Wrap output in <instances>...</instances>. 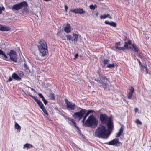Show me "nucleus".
Wrapping results in <instances>:
<instances>
[{
    "instance_id": "nucleus-1",
    "label": "nucleus",
    "mask_w": 151,
    "mask_h": 151,
    "mask_svg": "<svg viewBox=\"0 0 151 151\" xmlns=\"http://www.w3.org/2000/svg\"><path fill=\"white\" fill-rule=\"evenodd\" d=\"M95 136L99 138L107 139L110 133L106 132V127L101 124H99L95 130Z\"/></svg>"
},
{
    "instance_id": "nucleus-2",
    "label": "nucleus",
    "mask_w": 151,
    "mask_h": 151,
    "mask_svg": "<svg viewBox=\"0 0 151 151\" xmlns=\"http://www.w3.org/2000/svg\"><path fill=\"white\" fill-rule=\"evenodd\" d=\"M99 120L101 123V124H107L108 129L112 130L113 127V122L111 117H109L105 114H100Z\"/></svg>"
},
{
    "instance_id": "nucleus-3",
    "label": "nucleus",
    "mask_w": 151,
    "mask_h": 151,
    "mask_svg": "<svg viewBox=\"0 0 151 151\" xmlns=\"http://www.w3.org/2000/svg\"><path fill=\"white\" fill-rule=\"evenodd\" d=\"M98 120L92 115H90L86 121L85 125L88 127H96L98 125Z\"/></svg>"
},
{
    "instance_id": "nucleus-4",
    "label": "nucleus",
    "mask_w": 151,
    "mask_h": 151,
    "mask_svg": "<svg viewBox=\"0 0 151 151\" xmlns=\"http://www.w3.org/2000/svg\"><path fill=\"white\" fill-rule=\"evenodd\" d=\"M78 108L80 109V111L75 113L73 115V116L75 118H77L79 120H80L85 114L86 110L83 109L80 107H78Z\"/></svg>"
},
{
    "instance_id": "nucleus-5",
    "label": "nucleus",
    "mask_w": 151,
    "mask_h": 151,
    "mask_svg": "<svg viewBox=\"0 0 151 151\" xmlns=\"http://www.w3.org/2000/svg\"><path fill=\"white\" fill-rule=\"evenodd\" d=\"M27 6V3L25 1H23L14 5L12 6V9L13 11L19 10L22 9L23 7H26Z\"/></svg>"
},
{
    "instance_id": "nucleus-6",
    "label": "nucleus",
    "mask_w": 151,
    "mask_h": 151,
    "mask_svg": "<svg viewBox=\"0 0 151 151\" xmlns=\"http://www.w3.org/2000/svg\"><path fill=\"white\" fill-rule=\"evenodd\" d=\"M115 46L114 47H113L111 48V49L114 50L115 51L116 49H118L119 50H125V48H128V44L126 42H125V44L124 45V47H119L121 45V42H120L119 41L118 42H116L115 44Z\"/></svg>"
},
{
    "instance_id": "nucleus-7",
    "label": "nucleus",
    "mask_w": 151,
    "mask_h": 151,
    "mask_svg": "<svg viewBox=\"0 0 151 151\" xmlns=\"http://www.w3.org/2000/svg\"><path fill=\"white\" fill-rule=\"evenodd\" d=\"M65 102L66 104V107L69 110H74L77 106L74 103L69 101L67 99H65Z\"/></svg>"
},
{
    "instance_id": "nucleus-8",
    "label": "nucleus",
    "mask_w": 151,
    "mask_h": 151,
    "mask_svg": "<svg viewBox=\"0 0 151 151\" xmlns=\"http://www.w3.org/2000/svg\"><path fill=\"white\" fill-rule=\"evenodd\" d=\"M95 81L97 82L99 86L101 88H103L104 89L107 88L108 87V84L107 82H106V80L105 81L102 79H95Z\"/></svg>"
},
{
    "instance_id": "nucleus-9",
    "label": "nucleus",
    "mask_w": 151,
    "mask_h": 151,
    "mask_svg": "<svg viewBox=\"0 0 151 151\" xmlns=\"http://www.w3.org/2000/svg\"><path fill=\"white\" fill-rule=\"evenodd\" d=\"M104 144L109 145H116L117 146H119L122 145V143L119 141L118 138H115L108 142L104 143Z\"/></svg>"
},
{
    "instance_id": "nucleus-10",
    "label": "nucleus",
    "mask_w": 151,
    "mask_h": 151,
    "mask_svg": "<svg viewBox=\"0 0 151 151\" xmlns=\"http://www.w3.org/2000/svg\"><path fill=\"white\" fill-rule=\"evenodd\" d=\"M8 54L9 55L10 58L12 61L15 62H17V54L15 51L12 50Z\"/></svg>"
},
{
    "instance_id": "nucleus-11",
    "label": "nucleus",
    "mask_w": 151,
    "mask_h": 151,
    "mask_svg": "<svg viewBox=\"0 0 151 151\" xmlns=\"http://www.w3.org/2000/svg\"><path fill=\"white\" fill-rule=\"evenodd\" d=\"M38 44L37 46L38 48H47V44L45 41L42 39H40L38 41Z\"/></svg>"
},
{
    "instance_id": "nucleus-12",
    "label": "nucleus",
    "mask_w": 151,
    "mask_h": 151,
    "mask_svg": "<svg viewBox=\"0 0 151 151\" xmlns=\"http://www.w3.org/2000/svg\"><path fill=\"white\" fill-rule=\"evenodd\" d=\"M39 51L40 55L42 57H44L48 53L47 48H38Z\"/></svg>"
},
{
    "instance_id": "nucleus-13",
    "label": "nucleus",
    "mask_w": 151,
    "mask_h": 151,
    "mask_svg": "<svg viewBox=\"0 0 151 151\" xmlns=\"http://www.w3.org/2000/svg\"><path fill=\"white\" fill-rule=\"evenodd\" d=\"M73 37L71 35H66L67 39L72 41H77L78 39V35L76 34L73 33Z\"/></svg>"
},
{
    "instance_id": "nucleus-14",
    "label": "nucleus",
    "mask_w": 151,
    "mask_h": 151,
    "mask_svg": "<svg viewBox=\"0 0 151 151\" xmlns=\"http://www.w3.org/2000/svg\"><path fill=\"white\" fill-rule=\"evenodd\" d=\"M29 96L35 100L41 109L45 107L43 103L37 97H36L32 95H30Z\"/></svg>"
},
{
    "instance_id": "nucleus-15",
    "label": "nucleus",
    "mask_w": 151,
    "mask_h": 151,
    "mask_svg": "<svg viewBox=\"0 0 151 151\" xmlns=\"http://www.w3.org/2000/svg\"><path fill=\"white\" fill-rule=\"evenodd\" d=\"M70 11L73 12L80 14H83L85 13V12L83 10L82 8H76L74 9H71Z\"/></svg>"
},
{
    "instance_id": "nucleus-16",
    "label": "nucleus",
    "mask_w": 151,
    "mask_h": 151,
    "mask_svg": "<svg viewBox=\"0 0 151 151\" xmlns=\"http://www.w3.org/2000/svg\"><path fill=\"white\" fill-rule=\"evenodd\" d=\"M67 119H68L69 123L71 125L74 126L77 129L80 130L79 128L77 126L76 122L73 119L70 117H68Z\"/></svg>"
},
{
    "instance_id": "nucleus-17",
    "label": "nucleus",
    "mask_w": 151,
    "mask_h": 151,
    "mask_svg": "<svg viewBox=\"0 0 151 151\" xmlns=\"http://www.w3.org/2000/svg\"><path fill=\"white\" fill-rule=\"evenodd\" d=\"M129 91L128 92L127 95L128 98L129 99H131L134 92V90L132 86H130V88H129Z\"/></svg>"
},
{
    "instance_id": "nucleus-18",
    "label": "nucleus",
    "mask_w": 151,
    "mask_h": 151,
    "mask_svg": "<svg viewBox=\"0 0 151 151\" xmlns=\"http://www.w3.org/2000/svg\"><path fill=\"white\" fill-rule=\"evenodd\" d=\"M97 73L100 79H102V80H104L105 81V80H106L109 82V79L106 78L104 75L101 74L100 71H98Z\"/></svg>"
},
{
    "instance_id": "nucleus-19",
    "label": "nucleus",
    "mask_w": 151,
    "mask_h": 151,
    "mask_svg": "<svg viewBox=\"0 0 151 151\" xmlns=\"http://www.w3.org/2000/svg\"><path fill=\"white\" fill-rule=\"evenodd\" d=\"M11 28L7 26H5L0 24V30L5 31H8L11 30Z\"/></svg>"
},
{
    "instance_id": "nucleus-20",
    "label": "nucleus",
    "mask_w": 151,
    "mask_h": 151,
    "mask_svg": "<svg viewBox=\"0 0 151 151\" xmlns=\"http://www.w3.org/2000/svg\"><path fill=\"white\" fill-rule=\"evenodd\" d=\"M71 28L69 24H67L64 28V30L66 33H69L71 31Z\"/></svg>"
},
{
    "instance_id": "nucleus-21",
    "label": "nucleus",
    "mask_w": 151,
    "mask_h": 151,
    "mask_svg": "<svg viewBox=\"0 0 151 151\" xmlns=\"http://www.w3.org/2000/svg\"><path fill=\"white\" fill-rule=\"evenodd\" d=\"M94 112V111L93 110H88V111L86 113V114H85L84 116H83V118L82 120V122L83 123H84L85 120L87 116L91 113H93Z\"/></svg>"
},
{
    "instance_id": "nucleus-22",
    "label": "nucleus",
    "mask_w": 151,
    "mask_h": 151,
    "mask_svg": "<svg viewBox=\"0 0 151 151\" xmlns=\"http://www.w3.org/2000/svg\"><path fill=\"white\" fill-rule=\"evenodd\" d=\"M123 125L119 129V132L116 134V137H118L120 136L122 133L123 132Z\"/></svg>"
},
{
    "instance_id": "nucleus-23",
    "label": "nucleus",
    "mask_w": 151,
    "mask_h": 151,
    "mask_svg": "<svg viewBox=\"0 0 151 151\" xmlns=\"http://www.w3.org/2000/svg\"><path fill=\"white\" fill-rule=\"evenodd\" d=\"M109 61V60L107 59H105L104 60H102L101 65H102L103 67H104L106 65L108 64V62Z\"/></svg>"
},
{
    "instance_id": "nucleus-24",
    "label": "nucleus",
    "mask_w": 151,
    "mask_h": 151,
    "mask_svg": "<svg viewBox=\"0 0 151 151\" xmlns=\"http://www.w3.org/2000/svg\"><path fill=\"white\" fill-rule=\"evenodd\" d=\"M12 77L14 79L16 80H20L21 78L15 73H14L12 75Z\"/></svg>"
},
{
    "instance_id": "nucleus-25",
    "label": "nucleus",
    "mask_w": 151,
    "mask_h": 151,
    "mask_svg": "<svg viewBox=\"0 0 151 151\" xmlns=\"http://www.w3.org/2000/svg\"><path fill=\"white\" fill-rule=\"evenodd\" d=\"M14 127L15 129H17L19 132H20L21 128V127L16 122L15 123Z\"/></svg>"
},
{
    "instance_id": "nucleus-26",
    "label": "nucleus",
    "mask_w": 151,
    "mask_h": 151,
    "mask_svg": "<svg viewBox=\"0 0 151 151\" xmlns=\"http://www.w3.org/2000/svg\"><path fill=\"white\" fill-rule=\"evenodd\" d=\"M132 46L134 49V51L135 52L138 53L139 51V50L136 45L134 44H132Z\"/></svg>"
},
{
    "instance_id": "nucleus-27",
    "label": "nucleus",
    "mask_w": 151,
    "mask_h": 151,
    "mask_svg": "<svg viewBox=\"0 0 151 151\" xmlns=\"http://www.w3.org/2000/svg\"><path fill=\"white\" fill-rule=\"evenodd\" d=\"M33 147V145L30 144L29 143H26L24 144V148H31ZM28 149V148H27Z\"/></svg>"
},
{
    "instance_id": "nucleus-28",
    "label": "nucleus",
    "mask_w": 151,
    "mask_h": 151,
    "mask_svg": "<svg viewBox=\"0 0 151 151\" xmlns=\"http://www.w3.org/2000/svg\"><path fill=\"white\" fill-rule=\"evenodd\" d=\"M61 35V32H60L59 31L58 32L57 34V35L58 37H59V36L60 37L61 39H62L63 40H65L66 38H65V37L64 36H63L61 37V36L60 35Z\"/></svg>"
},
{
    "instance_id": "nucleus-29",
    "label": "nucleus",
    "mask_w": 151,
    "mask_h": 151,
    "mask_svg": "<svg viewBox=\"0 0 151 151\" xmlns=\"http://www.w3.org/2000/svg\"><path fill=\"white\" fill-rule=\"evenodd\" d=\"M41 109L42 110L43 112L46 115L48 116L49 115L48 112L45 107Z\"/></svg>"
},
{
    "instance_id": "nucleus-30",
    "label": "nucleus",
    "mask_w": 151,
    "mask_h": 151,
    "mask_svg": "<svg viewBox=\"0 0 151 151\" xmlns=\"http://www.w3.org/2000/svg\"><path fill=\"white\" fill-rule=\"evenodd\" d=\"M2 55L3 58L4 60L7 61L8 60V57L4 53Z\"/></svg>"
},
{
    "instance_id": "nucleus-31",
    "label": "nucleus",
    "mask_w": 151,
    "mask_h": 151,
    "mask_svg": "<svg viewBox=\"0 0 151 151\" xmlns=\"http://www.w3.org/2000/svg\"><path fill=\"white\" fill-rule=\"evenodd\" d=\"M141 67H142V68H145V74H147L148 73V69L146 66L143 65H142L140 66Z\"/></svg>"
},
{
    "instance_id": "nucleus-32",
    "label": "nucleus",
    "mask_w": 151,
    "mask_h": 151,
    "mask_svg": "<svg viewBox=\"0 0 151 151\" xmlns=\"http://www.w3.org/2000/svg\"><path fill=\"white\" fill-rule=\"evenodd\" d=\"M54 94L53 93H51L50 94V99L52 100H54L55 99V97L54 96Z\"/></svg>"
},
{
    "instance_id": "nucleus-33",
    "label": "nucleus",
    "mask_w": 151,
    "mask_h": 151,
    "mask_svg": "<svg viewBox=\"0 0 151 151\" xmlns=\"http://www.w3.org/2000/svg\"><path fill=\"white\" fill-rule=\"evenodd\" d=\"M97 7V6L96 5H95L94 6L93 4L89 6V7L91 9L94 10L95 9L96 7Z\"/></svg>"
},
{
    "instance_id": "nucleus-34",
    "label": "nucleus",
    "mask_w": 151,
    "mask_h": 151,
    "mask_svg": "<svg viewBox=\"0 0 151 151\" xmlns=\"http://www.w3.org/2000/svg\"><path fill=\"white\" fill-rule=\"evenodd\" d=\"M115 67V65L114 64H108L107 65V67L108 68H114Z\"/></svg>"
},
{
    "instance_id": "nucleus-35",
    "label": "nucleus",
    "mask_w": 151,
    "mask_h": 151,
    "mask_svg": "<svg viewBox=\"0 0 151 151\" xmlns=\"http://www.w3.org/2000/svg\"><path fill=\"white\" fill-rule=\"evenodd\" d=\"M138 56L141 59H143V55L142 53L140 52L138 54Z\"/></svg>"
},
{
    "instance_id": "nucleus-36",
    "label": "nucleus",
    "mask_w": 151,
    "mask_h": 151,
    "mask_svg": "<svg viewBox=\"0 0 151 151\" xmlns=\"http://www.w3.org/2000/svg\"><path fill=\"white\" fill-rule=\"evenodd\" d=\"M110 25L114 27H116V24L115 22L111 21L110 22Z\"/></svg>"
},
{
    "instance_id": "nucleus-37",
    "label": "nucleus",
    "mask_w": 151,
    "mask_h": 151,
    "mask_svg": "<svg viewBox=\"0 0 151 151\" xmlns=\"http://www.w3.org/2000/svg\"><path fill=\"white\" fill-rule=\"evenodd\" d=\"M135 123L137 124H139L142 125V122L138 119H137L135 121Z\"/></svg>"
},
{
    "instance_id": "nucleus-38",
    "label": "nucleus",
    "mask_w": 151,
    "mask_h": 151,
    "mask_svg": "<svg viewBox=\"0 0 151 151\" xmlns=\"http://www.w3.org/2000/svg\"><path fill=\"white\" fill-rule=\"evenodd\" d=\"M107 18L106 14H104L100 16V18L101 19H104Z\"/></svg>"
},
{
    "instance_id": "nucleus-39",
    "label": "nucleus",
    "mask_w": 151,
    "mask_h": 151,
    "mask_svg": "<svg viewBox=\"0 0 151 151\" xmlns=\"http://www.w3.org/2000/svg\"><path fill=\"white\" fill-rule=\"evenodd\" d=\"M42 101L45 105L47 104L48 103V101L46 100L45 98L42 99Z\"/></svg>"
},
{
    "instance_id": "nucleus-40",
    "label": "nucleus",
    "mask_w": 151,
    "mask_h": 151,
    "mask_svg": "<svg viewBox=\"0 0 151 151\" xmlns=\"http://www.w3.org/2000/svg\"><path fill=\"white\" fill-rule=\"evenodd\" d=\"M5 9V8L4 7H0V14L2 13V11L4 10Z\"/></svg>"
},
{
    "instance_id": "nucleus-41",
    "label": "nucleus",
    "mask_w": 151,
    "mask_h": 151,
    "mask_svg": "<svg viewBox=\"0 0 151 151\" xmlns=\"http://www.w3.org/2000/svg\"><path fill=\"white\" fill-rule=\"evenodd\" d=\"M39 96L42 99V100L44 98V97L43 96L41 93H39L38 94Z\"/></svg>"
},
{
    "instance_id": "nucleus-42",
    "label": "nucleus",
    "mask_w": 151,
    "mask_h": 151,
    "mask_svg": "<svg viewBox=\"0 0 151 151\" xmlns=\"http://www.w3.org/2000/svg\"><path fill=\"white\" fill-rule=\"evenodd\" d=\"M12 78H13L12 77H10L9 78V79L7 81V82H11V81H12L13 80Z\"/></svg>"
},
{
    "instance_id": "nucleus-43",
    "label": "nucleus",
    "mask_w": 151,
    "mask_h": 151,
    "mask_svg": "<svg viewBox=\"0 0 151 151\" xmlns=\"http://www.w3.org/2000/svg\"><path fill=\"white\" fill-rule=\"evenodd\" d=\"M128 44L132 45V41L130 40H129L127 42Z\"/></svg>"
},
{
    "instance_id": "nucleus-44",
    "label": "nucleus",
    "mask_w": 151,
    "mask_h": 151,
    "mask_svg": "<svg viewBox=\"0 0 151 151\" xmlns=\"http://www.w3.org/2000/svg\"><path fill=\"white\" fill-rule=\"evenodd\" d=\"M104 23L106 24L110 25V22L108 21H105Z\"/></svg>"
},
{
    "instance_id": "nucleus-45",
    "label": "nucleus",
    "mask_w": 151,
    "mask_h": 151,
    "mask_svg": "<svg viewBox=\"0 0 151 151\" xmlns=\"http://www.w3.org/2000/svg\"><path fill=\"white\" fill-rule=\"evenodd\" d=\"M107 18L108 17L110 19H112V17L110 16V14H106Z\"/></svg>"
},
{
    "instance_id": "nucleus-46",
    "label": "nucleus",
    "mask_w": 151,
    "mask_h": 151,
    "mask_svg": "<svg viewBox=\"0 0 151 151\" xmlns=\"http://www.w3.org/2000/svg\"><path fill=\"white\" fill-rule=\"evenodd\" d=\"M65 8L66 12H67L68 8V6L66 5H65Z\"/></svg>"
},
{
    "instance_id": "nucleus-47",
    "label": "nucleus",
    "mask_w": 151,
    "mask_h": 151,
    "mask_svg": "<svg viewBox=\"0 0 151 151\" xmlns=\"http://www.w3.org/2000/svg\"><path fill=\"white\" fill-rule=\"evenodd\" d=\"M137 60L138 61L139 65L140 66L141 65H142V63H141V62L137 58Z\"/></svg>"
},
{
    "instance_id": "nucleus-48",
    "label": "nucleus",
    "mask_w": 151,
    "mask_h": 151,
    "mask_svg": "<svg viewBox=\"0 0 151 151\" xmlns=\"http://www.w3.org/2000/svg\"><path fill=\"white\" fill-rule=\"evenodd\" d=\"M30 88L32 91L34 92L35 93L36 92V90L34 89L31 87H30Z\"/></svg>"
},
{
    "instance_id": "nucleus-49",
    "label": "nucleus",
    "mask_w": 151,
    "mask_h": 151,
    "mask_svg": "<svg viewBox=\"0 0 151 151\" xmlns=\"http://www.w3.org/2000/svg\"><path fill=\"white\" fill-rule=\"evenodd\" d=\"M134 111L135 113L138 112V108H135Z\"/></svg>"
},
{
    "instance_id": "nucleus-50",
    "label": "nucleus",
    "mask_w": 151,
    "mask_h": 151,
    "mask_svg": "<svg viewBox=\"0 0 151 151\" xmlns=\"http://www.w3.org/2000/svg\"><path fill=\"white\" fill-rule=\"evenodd\" d=\"M4 52L1 50L0 49V55H2Z\"/></svg>"
},
{
    "instance_id": "nucleus-51",
    "label": "nucleus",
    "mask_w": 151,
    "mask_h": 151,
    "mask_svg": "<svg viewBox=\"0 0 151 151\" xmlns=\"http://www.w3.org/2000/svg\"><path fill=\"white\" fill-rule=\"evenodd\" d=\"M24 67L26 69H28V68L27 67V66L26 65V64L24 63Z\"/></svg>"
},
{
    "instance_id": "nucleus-52",
    "label": "nucleus",
    "mask_w": 151,
    "mask_h": 151,
    "mask_svg": "<svg viewBox=\"0 0 151 151\" xmlns=\"http://www.w3.org/2000/svg\"><path fill=\"white\" fill-rule=\"evenodd\" d=\"M78 53H77L75 55V58L74 59L78 57Z\"/></svg>"
},
{
    "instance_id": "nucleus-53",
    "label": "nucleus",
    "mask_w": 151,
    "mask_h": 151,
    "mask_svg": "<svg viewBox=\"0 0 151 151\" xmlns=\"http://www.w3.org/2000/svg\"><path fill=\"white\" fill-rule=\"evenodd\" d=\"M131 55L133 56V57H134V58H135L136 57V56L135 55H134L133 53H132L131 54Z\"/></svg>"
},
{
    "instance_id": "nucleus-54",
    "label": "nucleus",
    "mask_w": 151,
    "mask_h": 151,
    "mask_svg": "<svg viewBox=\"0 0 151 151\" xmlns=\"http://www.w3.org/2000/svg\"><path fill=\"white\" fill-rule=\"evenodd\" d=\"M22 91L23 92H24V93L25 94H26V93L25 92H24V90L22 89Z\"/></svg>"
},
{
    "instance_id": "nucleus-55",
    "label": "nucleus",
    "mask_w": 151,
    "mask_h": 151,
    "mask_svg": "<svg viewBox=\"0 0 151 151\" xmlns=\"http://www.w3.org/2000/svg\"><path fill=\"white\" fill-rule=\"evenodd\" d=\"M98 14H99L98 12H97L96 13V16H98Z\"/></svg>"
},
{
    "instance_id": "nucleus-56",
    "label": "nucleus",
    "mask_w": 151,
    "mask_h": 151,
    "mask_svg": "<svg viewBox=\"0 0 151 151\" xmlns=\"http://www.w3.org/2000/svg\"><path fill=\"white\" fill-rule=\"evenodd\" d=\"M137 58L135 57V58H134V59L135 60H136V59L137 60Z\"/></svg>"
},
{
    "instance_id": "nucleus-57",
    "label": "nucleus",
    "mask_w": 151,
    "mask_h": 151,
    "mask_svg": "<svg viewBox=\"0 0 151 151\" xmlns=\"http://www.w3.org/2000/svg\"><path fill=\"white\" fill-rule=\"evenodd\" d=\"M147 38H148V39H149V37H148V38L147 37Z\"/></svg>"
},
{
    "instance_id": "nucleus-58",
    "label": "nucleus",
    "mask_w": 151,
    "mask_h": 151,
    "mask_svg": "<svg viewBox=\"0 0 151 151\" xmlns=\"http://www.w3.org/2000/svg\"><path fill=\"white\" fill-rule=\"evenodd\" d=\"M147 38H148V39H149V37H148V38L147 37Z\"/></svg>"
},
{
    "instance_id": "nucleus-59",
    "label": "nucleus",
    "mask_w": 151,
    "mask_h": 151,
    "mask_svg": "<svg viewBox=\"0 0 151 151\" xmlns=\"http://www.w3.org/2000/svg\"><path fill=\"white\" fill-rule=\"evenodd\" d=\"M124 41L126 40V39H124Z\"/></svg>"
}]
</instances>
